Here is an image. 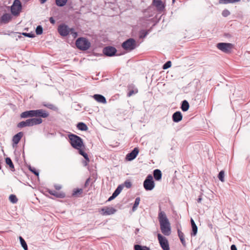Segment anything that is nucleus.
Instances as JSON below:
<instances>
[{"instance_id":"12","label":"nucleus","mask_w":250,"mask_h":250,"mask_svg":"<svg viewBox=\"0 0 250 250\" xmlns=\"http://www.w3.org/2000/svg\"><path fill=\"white\" fill-rule=\"evenodd\" d=\"M139 149L137 147H135L133 150L126 155V159L128 161L134 160L137 156L139 153Z\"/></svg>"},{"instance_id":"33","label":"nucleus","mask_w":250,"mask_h":250,"mask_svg":"<svg viewBox=\"0 0 250 250\" xmlns=\"http://www.w3.org/2000/svg\"><path fill=\"white\" fill-rule=\"evenodd\" d=\"M10 202L13 204H15L18 202V198L14 194H11L9 197Z\"/></svg>"},{"instance_id":"18","label":"nucleus","mask_w":250,"mask_h":250,"mask_svg":"<svg viewBox=\"0 0 250 250\" xmlns=\"http://www.w3.org/2000/svg\"><path fill=\"white\" fill-rule=\"evenodd\" d=\"M31 126L40 125L42 123V120L41 118H33L29 119Z\"/></svg>"},{"instance_id":"61","label":"nucleus","mask_w":250,"mask_h":250,"mask_svg":"<svg viewBox=\"0 0 250 250\" xmlns=\"http://www.w3.org/2000/svg\"><path fill=\"white\" fill-rule=\"evenodd\" d=\"M175 0H172L173 2H174L175 1Z\"/></svg>"},{"instance_id":"58","label":"nucleus","mask_w":250,"mask_h":250,"mask_svg":"<svg viewBox=\"0 0 250 250\" xmlns=\"http://www.w3.org/2000/svg\"><path fill=\"white\" fill-rule=\"evenodd\" d=\"M18 38H21V35H19V36H18Z\"/></svg>"},{"instance_id":"26","label":"nucleus","mask_w":250,"mask_h":250,"mask_svg":"<svg viewBox=\"0 0 250 250\" xmlns=\"http://www.w3.org/2000/svg\"><path fill=\"white\" fill-rule=\"evenodd\" d=\"M5 162H6V164L9 166L11 170L12 171H15L14 166L13 164V162H12L11 159L9 157H7L5 159Z\"/></svg>"},{"instance_id":"2","label":"nucleus","mask_w":250,"mask_h":250,"mask_svg":"<svg viewBox=\"0 0 250 250\" xmlns=\"http://www.w3.org/2000/svg\"><path fill=\"white\" fill-rule=\"evenodd\" d=\"M69 143L72 146L77 149H80L83 146V143L82 139L79 136L70 134L68 135Z\"/></svg>"},{"instance_id":"24","label":"nucleus","mask_w":250,"mask_h":250,"mask_svg":"<svg viewBox=\"0 0 250 250\" xmlns=\"http://www.w3.org/2000/svg\"><path fill=\"white\" fill-rule=\"evenodd\" d=\"M19 127H24L25 126H31L29 119L26 120L25 121H22L19 123L18 125Z\"/></svg>"},{"instance_id":"38","label":"nucleus","mask_w":250,"mask_h":250,"mask_svg":"<svg viewBox=\"0 0 250 250\" xmlns=\"http://www.w3.org/2000/svg\"><path fill=\"white\" fill-rule=\"evenodd\" d=\"M123 188V186L122 185H120L118 186L117 188L115 189V190L114 191L115 192L116 194H117V195H118L120 192L122 191Z\"/></svg>"},{"instance_id":"17","label":"nucleus","mask_w":250,"mask_h":250,"mask_svg":"<svg viewBox=\"0 0 250 250\" xmlns=\"http://www.w3.org/2000/svg\"><path fill=\"white\" fill-rule=\"evenodd\" d=\"M47 191L50 194L54 195L56 197L62 198L65 197V194L63 192H58L55 190L50 189H48Z\"/></svg>"},{"instance_id":"3","label":"nucleus","mask_w":250,"mask_h":250,"mask_svg":"<svg viewBox=\"0 0 250 250\" xmlns=\"http://www.w3.org/2000/svg\"><path fill=\"white\" fill-rule=\"evenodd\" d=\"M90 42L85 38H79L76 42V45L81 50H86L90 46Z\"/></svg>"},{"instance_id":"25","label":"nucleus","mask_w":250,"mask_h":250,"mask_svg":"<svg viewBox=\"0 0 250 250\" xmlns=\"http://www.w3.org/2000/svg\"><path fill=\"white\" fill-rule=\"evenodd\" d=\"M77 128L82 131H86L88 129L87 125L83 123H79L77 125Z\"/></svg>"},{"instance_id":"56","label":"nucleus","mask_w":250,"mask_h":250,"mask_svg":"<svg viewBox=\"0 0 250 250\" xmlns=\"http://www.w3.org/2000/svg\"><path fill=\"white\" fill-rule=\"evenodd\" d=\"M47 0H40L41 3L43 4Z\"/></svg>"},{"instance_id":"51","label":"nucleus","mask_w":250,"mask_h":250,"mask_svg":"<svg viewBox=\"0 0 250 250\" xmlns=\"http://www.w3.org/2000/svg\"><path fill=\"white\" fill-rule=\"evenodd\" d=\"M134 93L133 90L130 91L127 94L128 97L131 96Z\"/></svg>"},{"instance_id":"45","label":"nucleus","mask_w":250,"mask_h":250,"mask_svg":"<svg viewBox=\"0 0 250 250\" xmlns=\"http://www.w3.org/2000/svg\"><path fill=\"white\" fill-rule=\"evenodd\" d=\"M30 170L33 173H34L36 175L38 176L39 175V172L34 167H30L29 168Z\"/></svg>"},{"instance_id":"42","label":"nucleus","mask_w":250,"mask_h":250,"mask_svg":"<svg viewBox=\"0 0 250 250\" xmlns=\"http://www.w3.org/2000/svg\"><path fill=\"white\" fill-rule=\"evenodd\" d=\"M22 35L25 37H27L28 38H33L35 36V34L34 33H27L23 32L22 33Z\"/></svg>"},{"instance_id":"4","label":"nucleus","mask_w":250,"mask_h":250,"mask_svg":"<svg viewBox=\"0 0 250 250\" xmlns=\"http://www.w3.org/2000/svg\"><path fill=\"white\" fill-rule=\"evenodd\" d=\"M143 186L146 190H152L155 187V183L151 174L147 176L144 181Z\"/></svg>"},{"instance_id":"20","label":"nucleus","mask_w":250,"mask_h":250,"mask_svg":"<svg viewBox=\"0 0 250 250\" xmlns=\"http://www.w3.org/2000/svg\"><path fill=\"white\" fill-rule=\"evenodd\" d=\"M23 135V133L22 132H20L18 133L17 134L15 135L13 137L12 141L13 143L15 144H18L21 139L22 136Z\"/></svg>"},{"instance_id":"34","label":"nucleus","mask_w":250,"mask_h":250,"mask_svg":"<svg viewBox=\"0 0 250 250\" xmlns=\"http://www.w3.org/2000/svg\"><path fill=\"white\" fill-rule=\"evenodd\" d=\"M225 173L223 170H221L218 174V177L221 182L224 181Z\"/></svg>"},{"instance_id":"37","label":"nucleus","mask_w":250,"mask_h":250,"mask_svg":"<svg viewBox=\"0 0 250 250\" xmlns=\"http://www.w3.org/2000/svg\"><path fill=\"white\" fill-rule=\"evenodd\" d=\"M191 227H192V232L191 233V236H195L197 233V230H198L197 226L196 225V226H193Z\"/></svg>"},{"instance_id":"40","label":"nucleus","mask_w":250,"mask_h":250,"mask_svg":"<svg viewBox=\"0 0 250 250\" xmlns=\"http://www.w3.org/2000/svg\"><path fill=\"white\" fill-rule=\"evenodd\" d=\"M123 186V187L125 186L126 188H130L131 187L132 184H131V182L130 181L126 180L124 182V185Z\"/></svg>"},{"instance_id":"21","label":"nucleus","mask_w":250,"mask_h":250,"mask_svg":"<svg viewBox=\"0 0 250 250\" xmlns=\"http://www.w3.org/2000/svg\"><path fill=\"white\" fill-rule=\"evenodd\" d=\"M12 19L11 15L9 13L3 14L1 17V21L2 22L6 23L8 22Z\"/></svg>"},{"instance_id":"16","label":"nucleus","mask_w":250,"mask_h":250,"mask_svg":"<svg viewBox=\"0 0 250 250\" xmlns=\"http://www.w3.org/2000/svg\"><path fill=\"white\" fill-rule=\"evenodd\" d=\"M93 98L98 103L106 104V101L105 98L100 94H94L93 96Z\"/></svg>"},{"instance_id":"44","label":"nucleus","mask_w":250,"mask_h":250,"mask_svg":"<svg viewBox=\"0 0 250 250\" xmlns=\"http://www.w3.org/2000/svg\"><path fill=\"white\" fill-rule=\"evenodd\" d=\"M83 192V190L82 189H76L73 191V195H77L78 194H81Z\"/></svg>"},{"instance_id":"48","label":"nucleus","mask_w":250,"mask_h":250,"mask_svg":"<svg viewBox=\"0 0 250 250\" xmlns=\"http://www.w3.org/2000/svg\"><path fill=\"white\" fill-rule=\"evenodd\" d=\"M180 239V241H181L182 244L183 245V246H185L186 245V241L185 240V238H181Z\"/></svg>"},{"instance_id":"27","label":"nucleus","mask_w":250,"mask_h":250,"mask_svg":"<svg viewBox=\"0 0 250 250\" xmlns=\"http://www.w3.org/2000/svg\"><path fill=\"white\" fill-rule=\"evenodd\" d=\"M189 108V104L187 101L184 100L182 102L181 109L183 111H187Z\"/></svg>"},{"instance_id":"32","label":"nucleus","mask_w":250,"mask_h":250,"mask_svg":"<svg viewBox=\"0 0 250 250\" xmlns=\"http://www.w3.org/2000/svg\"><path fill=\"white\" fill-rule=\"evenodd\" d=\"M67 0H56V3L58 6H63L65 5Z\"/></svg>"},{"instance_id":"14","label":"nucleus","mask_w":250,"mask_h":250,"mask_svg":"<svg viewBox=\"0 0 250 250\" xmlns=\"http://www.w3.org/2000/svg\"><path fill=\"white\" fill-rule=\"evenodd\" d=\"M153 4L159 11H162L165 8V6L161 0H153Z\"/></svg>"},{"instance_id":"30","label":"nucleus","mask_w":250,"mask_h":250,"mask_svg":"<svg viewBox=\"0 0 250 250\" xmlns=\"http://www.w3.org/2000/svg\"><path fill=\"white\" fill-rule=\"evenodd\" d=\"M42 105L45 107L54 110H56L57 109V108L52 104L43 103Z\"/></svg>"},{"instance_id":"54","label":"nucleus","mask_w":250,"mask_h":250,"mask_svg":"<svg viewBox=\"0 0 250 250\" xmlns=\"http://www.w3.org/2000/svg\"><path fill=\"white\" fill-rule=\"evenodd\" d=\"M112 196H113V197H114V198H115L118 195H117V194L115 193V192H114L112 193Z\"/></svg>"},{"instance_id":"53","label":"nucleus","mask_w":250,"mask_h":250,"mask_svg":"<svg viewBox=\"0 0 250 250\" xmlns=\"http://www.w3.org/2000/svg\"><path fill=\"white\" fill-rule=\"evenodd\" d=\"M202 200V197L200 196V197H199L198 198V199H197V202H198V203H200V202H201Z\"/></svg>"},{"instance_id":"19","label":"nucleus","mask_w":250,"mask_h":250,"mask_svg":"<svg viewBox=\"0 0 250 250\" xmlns=\"http://www.w3.org/2000/svg\"><path fill=\"white\" fill-rule=\"evenodd\" d=\"M21 118L34 117V110L24 111L21 114Z\"/></svg>"},{"instance_id":"8","label":"nucleus","mask_w":250,"mask_h":250,"mask_svg":"<svg viewBox=\"0 0 250 250\" xmlns=\"http://www.w3.org/2000/svg\"><path fill=\"white\" fill-rule=\"evenodd\" d=\"M158 239L161 247L163 250H169V247L167 238L163 236L161 234H158Z\"/></svg>"},{"instance_id":"55","label":"nucleus","mask_w":250,"mask_h":250,"mask_svg":"<svg viewBox=\"0 0 250 250\" xmlns=\"http://www.w3.org/2000/svg\"><path fill=\"white\" fill-rule=\"evenodd\" d=\"M112 196H113V197H114V198H115L118 195H117V194L115 193V192H114L112 193Z\"/></svg>"},{"instance_id":"35","label":"nucleus","mask_w":250,"mask_h":250,"mask_svg":"<svg viewBox=\"0 0 250 250\" xmlns=\"http://www.w3.org/2000/svg\"><path fill=\"white\" fill-rule=\"evenodd\" d=\"M234 0H219V4H226L230 3H234Z\"/></svg>"},{"instance_id":"10","label":"nucleus","mask_w":250,"mask_h":250,"mask_svg":"<svg viewBox=\"0 0 250 250\" xmlns=\"http://www.w3.org/2000/svg\"><path fill=\"white\" fill-rule=\"evenodd\" d=\"M48 116L49 113L45 110L42 109L34 110V117L38 118H45L48 117Z\"/></svg>"},{"instance_id":"5","label":"nucleus","mask_w":250,"mask_h":250,"mask_svg":"<svg viewBox=\"0 0 250 250\" xmlns=\"http://www.w3.org/2000/svg\"><path fill=\"white\" fill-rule=\"evenodd\" d=\"M22 9L21 3L20 0H15L11 6V12L14 16H18Z\"/></svg>"},{"instance_id":"31","label":"nucleus","mask_w":250,"mask_h":250,"mask_svg":"<svg viewBox=\"0 0 250 250\" xmlns=\"http://www.w3.org/2000/svg\"><path fill=\"white\" fill-rule=\"evenodd\" d=\"M140 201V197H137L135 199L134 204L133 205V206L132 207V210L133 211H135L137 209V208L138 207Z\"/></svg>"},{"instance_id":"47","label":"nucleus","mask_w":250,"mask_h":250,"mask_svg":"<svg viewBox=\"0 0 250 250\" xmlns=\"http://www.w3.org/2000/svg\"><path fill=\"white\" fill-rule=\"evenodd\" d=\"M54 188L56 190H60L62 188V186L60 185H54Z\"/></svg>"},{"instance_id":"49","label":"nucleus","mask_w":250,"mask_h":250,"mask_svg":"<svg viewBox=\"0 0 250 250\" xmlns=\"http://www.w3.org/2000/svg\"><path fill=\"white\" fill-rule=\"evenodd\" d=\"M190 222H191V227H192L193 226H196V225L195 223V222L194 221V220H193L192 218H191Z\"/></svg>"},{"instance_id":"46","label":"nucleus","mask_w":250,"mask_h":250,"mask_svg":"<svg viewBox=\"0 0 250 250\" xmlns=\"http://www.w3.org/2000/svg\"><path fill=\"white\" fill-rule=\"evenodd\" d=\"M177 232H178V236L180 239L184 238V233L180 229H178Z\"/></svg>"},{"instance_id":"62","label":"nucleus","mask_w":250,"mask_h":250,"mask_svg":"<svg viewBox=\"0 0 250 250\" xmlns=\"http://www.w3.org/2000/svg\"><path fill=\"white\" fill-rule=\"evenodd\" d=\"M235 250H237V249H236V247H235Z\"/></svg>"},{"instance_id":"6","label":"nucleus","mask_w":250,"mask_h":250,"mask_svg":"<svg viewBox=\"0 0 250 250\" xmlns=\"http://www.w3.org/2000/svg\"><path fill=\"white\" fill-rule=\"evenodd\" d=\"M122 46L125 50L131 51L136 48V42L132 38L128 39L122 43Z\"/></svg>"},{"instance_id":"36","label":"nucleus","mask_w":250,"mask_h":250,"mask_svg":"<svg viewBox=\"0 0 250 250\" xmlns=\"http://www.w3.org/2000/svg\"><path fill=\"white\" fill-rule=\"evenodd\" d=\"M43 29L41 25L37 26L36 29V33L37 35H41L42 33Z\"/></svg>"},{"instance_id":"1","label":"nucleus","mask_w":250,"mask_h":250,"mask_svg":"<svg viewBox=\"0 0 250 250\" xmlns=\"http://www.w3.org/2000/svg\"><path fill=\"white\" fill-rule=\"evenodd\" d=\"M158 218L162 232L166 236L169 235L171 233L170 224L166 214L164 211H161V208H160Z\"/></svg>"},{"instance_id":"11","label":"nucleus","mask_w":250,"mask_h":250,"mask_svg":"<svg viewBox=\"0 0 250 250\" xmlns=\"http://www.w3.org/2000/svg\"><path fill=\"white\" fill-rule=\"evenodd\" d=\"M117 52L116 49L112 46H107L104 48L103 53L107 56H113Z\"/></svg>"},{"instance_id":"60","label":"nucleus","mask_w":250,"mask_h":250,"mask_svg":"<svg viewBox=\"0 0 250 250\" xmlns=\"http://www.w3.org/2000/svg\"><path fill=\"white\" fill-rule=\"evenodd\" d=\"M146 34H147L146 33L145 34V35H144V37H145V36H146Z\"/></svg>"},{"instance_id":"7","label":"nucleus","mask_w":250,"mask_h":250,"mask_svg":"<svg viewBox=\"0 0 250 250\" xmlns=\"http://www.w3.org/2000/svg\"><path fill=\"white\" fill-rule=\"evenodd\" d=\"M217 47L225 53H229L232 50L233 45L230 43L220 42L217 44Z\"/></svg>"},{"instance_id":"15","label":"nucleus","mask_w":250,"mask_h":250,"mask_svg":"<svg viewBox=\"0 0 250 250\" xmlns=\"http://www.w3.org/2000/svg\"><path fill=\"white\" fill-rule=\"evenodd\" d=\"M182 115L181 112L176 111L172 115V120L175 123H178L182 120Z\"/></svg>"},{"instance_id":"57","label":"nucleus","mask_w":250,"mask_h":250,"mask_svg":"<svg viewBox=\"0 0 250 250\" xmlns=\"http://www.w3.org/2000/svg\"><path fill=\"white\" fill-rule=\"evenodd\" d=\"M231 250H234V244H233L231 246Z\"/></svg>"},{"instance_id":"52","label":"nucleus","mask_w":250,"mask_h":250,"mask_svg":"<svg viewBox=\"0 0 250 250\" xmlns=\"http://www.w3.org/2000/svg\"><path fill=\"white\" fill-rule=\"evenodd\" d=\"M114 199V197H113V196L111 195L108 199V201H110Z\"/></svg>"},{"instance_id":"41","label":"nucleus","mask_w":250,"mask_h":250,"mask_svg":"<svg viewBox=\"0 0 250 250\" xmlns=\"http://www.w3.org/2000/svg\"><path fill=\"white\" fill-rule=\"evenodd\" d=\"M171 65V62L170 61H167V62H166L163 66V68L164 69H167L168 68H169Z\"/></svg>"},{"instance_id":"43","label":"nucleus","mask_w":250,"mask_h":250,"mask_svg":"<svg viewBox=\"0 0 250 250\" xmlns=\"http://www.w3.org/2000/svg\"><path fill=\"white\" fill-rule=\"evenodd\" d=\"M222 14L223 17H226L229 15L230 12L229 10L225 9L223 11Z\"/></svg>"},{"instance_id":"29","label":"nucleus","mask_w":250,"mask_h":250,"mask_svg":"<svg viewBox=\"0 0 250 250\" xmlns=\"http://www.w3.org/2000/svg\"><path fill=\"white\" fill-rule=\"evenodd\" d=\"M134 248L135 250H150V249L146 246H142L139 245H135Z\"/></svg>"},{"instance_id":"9","label":"nucleus","mask_w":250,"mask_h":250,"mask_svg":"<svg viewBox=\"0 0 250 250\" xmlns=\"http://www.w3.org/2000/svg\"><path fill=\"white\" fill-rule=\"evenodd\" d=\"M70 28L64 24H61L58 26V31L62 36H66L69 34Z\"/></svg>"},{"instance_id":"39","label":"nucleus","mask_w":250,"mask_h":250,"mask_svg":"<svg viewBox=\"0 0 250 250\" xmlns=\"http://www.w3.org/2000/svg\"><path fill=\"white\" fill-rule=\"evenodd\" d=\"M69 34L72 35V37L75 38L77 36V33L73 28L70 29Z\"/></svg>"},{"instance_id":"50","label":"nucleus","mask_w":250,"mask_h":250,"mask_svg":"<svg viewBox=\"0 0 250 250\" xmlns=\"http://www.w3.org/2000/svg\"><path fill=\"white\" fill-rule=\"evenodd\" d=\"M49 21H50V22L53 24L55 23V21L52 17H51L50 18Z\"/></svg>"},{"instance_id":"13","label":"nucleus","mask_w":250,"mask_h":250,"mask_svg":"<svg viewBox=\"0 0 250 250\" xmlns=\"http://www.w3.org/2000/svg\"><path fill=\"white\" fill-rule=\"evenodd\" d=\"M101 210L103 211L102 214L103 215H109L114 214L116 209L112 207H106L102 208Z\"/></svg>"},{"instance_id":"59","label":"nucleus","mask_w":250,"mask_h":250,"mask_svg":"<svg viewBox=\"0 0 250 250\" xmlns=\"http://www.w3.org/2000/svg\"><path fill=\"white\" fill-rule=\"evenodd\" d=\"M240 0H235V2H236V1H240Z\"/></svg>"},{"instance_id":"28","label":"nucleus","mask_w":250,"mask_h":250,"mask_svg":"<svg viewBox=\"0 0 250 250\" xmlns=\"http://www.w3.org/2000/svg\"><path fill=\"white\" fill-rule=\"evenodd\" d=\"M19 239H20V241L22 247L23 248V249L24 250H28L27 245L26 244V242L24 240V239L22 237L20 236L19 237Z\"/></svg>"},{"instance_id":"23","label":"nucleus","mask_w":250,"mask_h":250,"mask_svg":"<svg viewBox=\"0 0 250 250\" xmlns=\"http://www.w3.org/2000/svg\"><path fill=\"white\" fill-rule=\"evenodd\" d=\"M153 176L156 180L159 181L162 178V172L160 170L156 169L153 171Z\"/></svg>"},{"instance_id":"22","label":"nucleus","mask_w":250,"mask_h":250,"mask_svg":"<svg viewBox=\"0 0 250 250\" xmlns=\"http://www.w3.org/2000/svg\"><path fill=\"white\" fill-rule=\"evenodd\" d=\"M79 150V153L82 155L84 159H85V161L83 162L84 166H86L88 163L89 162V159L88 158V155L84 152L83 150H82L81 148Z\"/></svg>"}]
</instances>
